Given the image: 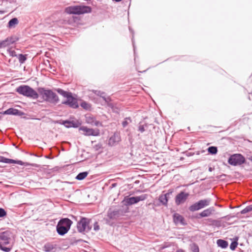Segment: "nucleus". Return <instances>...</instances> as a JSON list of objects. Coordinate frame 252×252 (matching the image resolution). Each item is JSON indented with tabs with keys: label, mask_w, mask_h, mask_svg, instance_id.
I'll return each instance as SVG.
<instances>
[{
	"label": "nucleus",
	"mask_w": 252,
	"mask_h": 252,
	"mask_svg": "<svg viewBox=\"0 0 252 252\" xmlns=\"http://www.w3.org/2000/svg\"><path fill=\"white\" fill-rule=\"evenodd\" d=\"M214 169V168H212L211 167H210L208 169L209 171L212 172Z\"/></svg>",
	"instance_id": "48"
},
{
	"label": "nucleus",
	"mask_w": 252,
	"mask_h": 252,
	"mask_svg": "<svg viewBox=\"0 0 252 252\" xmlns=\"http://www.w3.org/2000/svg\"><path fill=\"white\" fill-rule=\"evenodd\" d=\"M6 40L5 39L0 41V48L6 47L7 46V43H6Z\"/></svg>",
	"instance_id": "39"
},
{
	"label": "nucleus",
	"mask_w": 252,
	"mask_h": 252,
	"mask_svg": "<svg viewBox=\"0 0 252 252\" xmlns=\"http://www.w3.org/2000/svg\"><path fill=\"white\" fill-rule=\"evenodd\" d=\"M148 195L147 194H143L140 196L130 197L126 196L123 200L122 203L126 206H130L136 204L140 201H144L146 199Z\"/></svg>",
	"instance_id": "5"
},
{
	"label": "nucleus",
	"mask_w": 252,
	"mask_h": 252,
	"mask_svg": "<svg viewBox=\"0 0 252 252\" xmlns=\"http://www.w3.org/2000/svg\"><path fill=\"white\" fill-rule=\"evenodd\" d=\"M12 232L10 230H6L3 232H0V243H1L2 246L8 245L12 247V245H10V242L11 240Z\"/></svg>",
	"instance_id": "8"
},
{
	"label": "nucleus",
	"mask_w": 252,
	"mask_h": 252,
	"mask_svg": "<svg viewBox=\"0 0 252 252\" xmlns=\"http://www.w3.org/2000/svg\"><path fill=\"white\" fill-rule=\"evenodd\" d=\"M39 95H40L45 101L56 104L59 103L60 99L58 95L52 90L39 87L37 89Z\"/></svg>",
	"instance_id": "1"
},
{
	"label": "nucleus",
	"mask_w": 252,
	"mask_h": 252,
	"mask_svg": "<svg viewBox=\"0 0 252 252\" xmlns=\"http://www.w3.org/2000/svg\"><path fill=\"white\" fill-rule=\"evenodd\" d=\"M80 130H81L84 132V134L87 136H98L99 134V130H94L93 128H89L86 126H81L79 128Z\"/></svg>",
	"instance_id": "12"
},
{
	"label": "nucleus",
	"mask_w": 252,
	"mask_h": 252,
	"mask_svg": "<svg viewBox=\"0 0 252 252\" xmlns=\"http://www.w3.org/2000/svg\"><path fill=\"white\" fill-rule=\"evenodd\" d=\"M131 119L130 117H126L124 119L122 122V126L124 127H126L129 123L131 122Z\"/></svg>",
	"instance_id": "36"
},
{
	"label": "nucleus",
	"mask_w": 252,
	"mask_h": 252,
	"mask_svg": "<svg viewBox=\"0 0 252 252\" xmlns=\"http://www.w3.org/2000/svg\"><path fill=\"white\" fill-rule=\"evenodd\" d=\"M211 199L207 198L200 200L198 202L190 205L189 209L190 212H194L205 208L210 205Z\"/></svg>",
	"instance_id": "7"
},
{
	"label": "nucleus",
	"mask_w": 252,
	"mask_h": 252,
	"mask_svg": "<svg viewBox=\"0 0 252 252\" xmlns=\"http://www.w3.org/2000/svg\"><path fill=\"white\" fill-rule=\"evenodd\" d=\"M88 175L87 171L79 173L76 177L75 179L77 180H82L84 179Z\"/></svg>",
	"instance_id": "27"
},
{
	"label": "nucleus",
	"mask_w": 252,
	"mask_h": 252,
	"mask_svg": "<svg viewBox=\"0 0 252 252\" xmlns=\"http://www.w3.org/2000/svg\"><path fill=\"white\" fill-rule=\"evenodd\" d=\"M8 159L9 158H7L2 156H0V162H1L8 163Z\"/></svg>",
	"instance_id": "42"
},
{
	"label": "nucleus",
	"mask_w": 252,
	"mask_h": 252,
	"mask_svg": "<svg viewBox=\"0 0 252 252\" xmlns=\"http://www.w3.org/2000/svg\"><path fill=\"white\" fill-rule=\"evenodd\" d=\"M27 55L20 54L18 55V58L19 63L22 64L23 63L27 60Z\"/></svg>",
	"instance_id": "32"
},
{
	"label": "nucleus",
	"mask_w": 252,
	"mask_h": 252,
	"mask_svg": "<svg viewBox=\"0 0 252 252\" xmlns=\"http://www.w3.org/2000/svg\"><path fill=\"white\" fill-rule=\"evenodd\" d=\"M208 152L212 155H215L218 152L217 147L215 146L209 147L208 148Z\"/></svg>",
	"instance_id": "30"
},
{
	"label": "nucleus",
	"mask_w": 252,
	"mask_h": 252,
	"mask_svg": "<svg viewBox=\"0 0 252 252\" xmlns=\"http://www.w3.org/2000/svg\"><path fill=\"white\" fill-rule=\"evenodd\" d=\"M252 211V204L247 206L245 208L243 209L241 212L240 214H245L248 212Z\"/></svg>",
	"instance_id": "34"
},
{
	"label": "nucleus",
	"mask_w": 252,
	"mask_h": 252,
	"mask_svg": "<svg viewBox=\"0 0 252 252\" xmlns=\"http://www.w3.org/2000/svg\"><path fill=\"white\" fill-rule=\"evenodd\" d=\"M217 243L219 247L223 249H225L228 246V242L224 240L218 239Z\"/></svg>",
	"instance_id": "26"
},
{
	"label": "nucleus",
	"mask_w": 252,
	"mask_h": 252,
	"mask_svg": "<svg viewBox=\"0 0 252 252\" xmlns=\"http://www.w3.org/2000/svg\"><path fill=\"white\" fill-rule=\"evenodd\" d=\"M112 186H113V187H114V186H115V184H113V185H112Z\"/></svg>",
	"instance_id": "53"
},
{
	"label": "nucleus",
	"mask_w": 252,
	"mask_h": 252,
	"mask_svg": "<svg viewBox=\"0 0 252 252\" xmlns=\"http://www.w3.org/2000/svg\"><path fill=\"white\" fill-rule=\"evenodd\" d=\"M86 121L87 123L91 124L92 126H101V123L97 121L96 119L92 116H87L86 117Z\"/></svg>",
	"instance_id": "16"
},
{
	"label": "nucleus",
	"mask_w": 252,
	"mask_h": 252,
	"mask_svg": "<svg viewBox=\"0 0 252 252\" xmlns=\"http://www.w3.org/2000/svg\"><path fill=\"white\" fill-rule=\"evenodd\" d=\"M173 192V189H170L168 190V192L164 194V195H166L167 196V198H168L169 197V196L172 194Z\"/></svg>",
	"instance_id": "45"
},
{
	"label": "nucleus",
	"mask_w": 252,
	"mask_h": 252,
	"mask_svg": "<svg viewBox=\"0 0 252 252\" xmlns=\"http://www.w3.org/2000/svg\"><path fill=\"white\" fill-rule=\"evenodd\" d=\"M3 13V11L0 10V14Z\"/></svg>",
	"instance_id": "51"
},
{
	"label": "nucleus",
	"mask_w": 252,
	"mask_h": 252,
	"mask_svg": "<svg viewBox=\"0 0 252 252\" xmlns=\"http://www.w3.org/2000/svg\"><path fill=\"white\" fill-rule=\"evenodd\" d=\"M92 92L95 94L101 97L108 106H110V104L109 103V102L111 101V99L110 96H106V94L105 92L99 90H93Z\"/></svg>",
	"instance_id": "15"
},
{
	"label": "nucleus",
	"mask_w": 252,
	"mask_h": 252,
	"mask_svg": "<svg viewBox=\"0 0 252 252\" xmlns=\"http://www.w3.org/2000/svg\"><path fill=\"white\" fill-rule=\"evenodd\" d=\"M0 249L5 252H9L12 250V247H4L2 246L1 243H0Z\"/></svg>",
	"instance_id": "35"
},
{
	"label": "nucleus",
	"mask_w": 252,
	"mask_h": 252,
	"mask_svg": "<svg viewBox=\"0 0 252 252\" xmlns=\"http://www.w3.org/2000/svg\"><path fill=\"white\" fill-rule=\"evenodd\" d=\"M64 11L69 14L79 15L78 5L68 6L65 8Z\"/></svg>",
	"instance_id": "18"
},
{
	"label": "nucleus",
	"mask_w": 252,
	"mask_h": 252,
	"mask_svg": "<svg viewBox=\"0 0 252 252\" xmlns=\"http://www.w3.org/2000/svg\"><path fill=\"white\" fill-rule=\"evenodd\" d=\"M121 140V139L119 134L115 132L110 137L108 144L110 146H114L117 145Z\"/></svg>",
	"instance_id": "13"
},
{
	"label": "nucleus",
	"mask_w": 252,
	"mask_h": 252,
	"mask_svg": "<svg viewBox=\"0 0 252 252\" xmlns=\"http://www.w3.org/2000/svg\"><path fill=\"white\" fill-rule=\"evenodd\" d=\"M176 252H184V251L182 249H178L177 250Z\"/></svg>",
	"instance_id": "49"
},
{
	"label": "nucleus",
	"mask_w": 252,
	"mask_h": 252,
	"mask_svg": "<svg viewBox=\"0 0 252 252\" xmlns=\"http://www.w3.org/2000/svg\"><path fill=\"white\" fill-rule=\"evenodd\" d=\"M61 124L67 128L69 127H78V123L74 122L73 121H69L68 120L63 121Z\"/></svg>",
	"instance_id": "22"
},
{
	"label": "nucleus",
	"mask_w": 252,
	"mask_h": 252,
	"mask_svg": "<svg viewBox=\"0 0 252 252\" xmlns=\"http://www.w3.org/2000/svg\"><path fill=\"white\" fill-rule=\"evenodd\" d=\"M92 220L88 218L81 217L77 223L78 232L82 234H86L90 232L92 228L91 225Z\"/></svg>",
	"instance_id": "2"
},
{
	"label": "nucleus",
	"mask_w": 252,
	"mask_h": 252,
	"mask_svg": "<svg viewBox=\"0 0 252 252\" xmlns=\"http://www.w3.org/2000/svg\"><path fill=\"white\" fill-rule=\"evenodd\" d=\"M228 162L231 165L238 166L245 163L246 162V159L241 154H235L229 157Z\"/></svg>",
	"instance_id": "6"
},
{
	"label": "nucleus",
	"mask_w": 252,
	"mask_h": 252,
	"mask_svg": "<svg viewBox=\"0 0 252 252\" xmlns=\"http://www.w3.org/2000/svg\"><path fill=\"white\" fill-rule=\"evenodd\" d=\"M250 159L252 161V156H251Z\"/></svg>",
	"instance_id": "52"
},
{
	"label": "nucleus",
	"mask_w": 252,
	"mask_h": 252,
	"mask_svg": "<svg viewBox=\"0 0 252 252\" xmlns=\"http://www.w3.org/2000/svg\"><path fill=\"white\" fill-rule=\"evenodd\" d=\"M18 40L19 38L16 36H10L5 39V40L7 41L6 43H7V46H9L10 45L14 43Z\"/></svg>",
	"instance_id": "25"
},
{
	"label": "nucleus",
	"mask_w": 252,
	"mask_h": 252,
	"mask_svg": "<svg viewBox=\"0 0 252 252\" xmlns=\"http://www.w3.org/2000/svg\"><path fill=\"white\" fill-rule=\"evenodd\" d=\"M237 245H238L237 242H236V241H233L232 242H231V244L230 245V249L232 251H234V250H235V249L237 247Z\"/></svg>",
	"instance_id": "37"
},
{
	"label": "nucleus",
	"mask_w": 252,
	"mask_h": 252,
	"mask_svg": "<svg viewBox=\"0 0 252 252\" xmlns=\"http://www.w3.org/2000/svg\"><path fill=\"white\" fill-rule=\"evenodd\" d=\"M62 104L68 105L72 108H77L79 107L77 100L73 97L72 94L66 98V100L63 101Z\"/></svg>",
	"instance_id": "11"
},
{
	"label": "nucleus",
	"mask_w": 252,
	"mask_h": 252,
	"mask_svg": "<svg viewBox=\"0 0 252 252\" xmlns=\"http://www.w3.org/2000/svg\"><path fill=\"white\" fill-rule=\"evenodd\" d=\"M189 194L184 191H181L175 197V201L177 205L184 203L188 198Z\"/></svg>",
	"instance_id": "9"
},
{
	"label": "nucleus",
	"mask_w": 252,
	"mask_h": 252,
	"mask_svg": "<svg viewBox=\"0 0 252 252\" xmlns=\"http://www.w3.org/2000/svg\"><path fill=\"white\" fill-rule=\"evenodd\" d=\"M16 160L9 158L8 163H16Z\"/></svg>",
	"instance_id": "47"
},
{
	"label": "nucleus",
	"mask_w": 252,
	"mask_h": 252,
	"mask_svg": "<svg viewBox=\"0 0 252 252\" xmlns=\"http://www.w3.org/2000/svg\"><path fill=\"white\" fill-rule=\"evenodd\" d=\"M106 223L110 224V221L108 219H106Z\"/></svg>",
	"instance_id": "50"
},
{
	"label": "nucleus",
	"mask_w": 252,
	"mask_h": 252,
	"mask_svg": "<svg viewBox=\"0 0 252 252\" xmlns=\"http://www.w3.org/2000/svg\"><path fill=\"white\" fill-rule=\"evenodd\" d=\"M19 23V21L17 18H13L10 20L8 23V28L11 29L14 28Z\"/></svg>",
	"instance_id": "24"
},
{
	"label": "nucleus",
	"mask_w": 252,
	"mask_h": 252,
	"mask_svg": "<svg viewBox=\"0 0 252 252\" xmlns=\"http://www.w3.org/2000/svg\"><path fill=\"white\" fill-rule=\"evenodd\" d=\"M55 91L60 94L62 95L64 97H66V98L68 97V96H70V94H72L71 93L65 91L60 88L55 89Z\"/></svg>",
	"instance_id": "23"
},
{
	"label": "nucleus",
	"mask_w": 252,
	"mask_h": 252,
	"mask_svg": "<svg viewBox=\"0 0 252 252\" xmlns=\"http://www.w3.org/2000/svg\"><path fill=\"white\" fill-rule=\"evenodd\" d=\"M72 224V221L68 218H63L61 219L58 222L56 229L58 233L63 236L68 231L70 226Z\"/></svg>",
	"instance_id": "4"
},
{
	"label": "nucleus",
	"mask_w": 252,
	"mask_h": 252,
	"mask_svg": "<svg viewBox=\"0 0 252 252\" xmlns=\"http://www.w3.org/2000/svg\"><path fill=\"white\" fill-rule=\"evenodd\" d=\"M6 212L3 208H0V218H2L6 216Z\"/></svg>",
	"instance_id": "40"
},
{
	"label": "nucleus",
	"mask_w": 252,
	"mask_h": 252,
	"mask_svg": "<svg viewBox=\"0 0 252 252\" xmlns=\"http://www.w3.org/2000/svg\"><path fill=\"white\" fill-rule=\"evenodd\" d=\"M173 192V189H170L168 190V192L164 194V195H166L167 196V198H168L169 197V196L172 194Z\"/></svg>",
	"instance_id": "44"
},
{
	"label": "nucleus",
	"mask_w": 252,
	"mask_h": 252,
	"mask_svg": "<svg viewBox=\"0 0 252 252\" xmlns=\"http://www.w3.org/2000/svg\"><path fill=\"white\" fill-rule=\"evenodd\" d=\"M16 163L21 165H28L29 164L27 162H24L21 160H16Z\"/></svg>",
	"instance_id": "43"
},
{
	"label": "nucleus",
	"mask_w": 252,
	"mask_h": 252,
	"mask_svg": "<svg viewBox=\"0 0 252 252\" xmlns=\"http://www.w3.org/2000/svg\"><path fill=\"white\" fill-rule=\"evenodd\" d=\"M93 148L95 151H98V150L102 148V145L100 143H98L97 144L94 145L93 146Z\"/></svg>",
	"instance_id": "38"
},
{
	"label": "nucleus",
	"mask_w": 252,
	"mask_h": 252,
	"mask_svg": "<svg viewBox=\"0 0 252 252\" xmlns=\"http://www.w3.org/2000/svg\"><path fill=\"white\" fill-rule=\"evenodd\" d=\"M10 55L12 57H16L17 56V55L16 54V52L14 51H11L10 52Z\"/></svg>",
	"instance_id": "46"
},
{
	"label": "nucleus",
	"mask_w": 252,
	"mask_h": 252,
	"mask_svg": "<svg viewBox=\"0 0 252 252\" xmlns=\"http://www.w3.org/2000/svg\"><path fill=\"white\" fill-rule=\"evenodd\" d=\"M79 15L89 13L92 12V8L89 6L78 5Z\"/></svg>",
	"instance_id": "21"
},
{
	"label": "nucleus",
	"mask_w": 252,
	"mask_h": 252,
	"mask_svg": "<svg viewBox=\"0 0 252 252\" xmlns=\"http://www.w3.org/2000/svg\"><path fill=\"white\" fill-rule=\"evenodd\" d=\"M123 215V212L119 209H112L110 208L108 212L107 216L109 220H117Z\"/></svg>",
	"instance_id": "10"
},
{
	"label": "nucleus",
	"mask_w": 252,
	"mask_h": 252,
	"mask_svg": "<svg viewBox=\"0 0 252 252\" xmlns=\"http://www.w3.org/2000/svg\"><path fill=\"white\" fill-rule=\"evenodd\" d=\"M168 198L166 195L161 194L159 197V201L162 205L166 206L168 202Z\"/></svg>",
	"instance_id": "29"
},
{
	"label": "nucleus",
	"mask_w": 252,
	"mask_h": 252,
	"mask_svg": "<svg viewBox=\"0 0 252 252\" xmlns=\"http://www.w3.org/2000/svg\"><path fill=\"white\" fill-rule=\"evenodd\" d=\"M3 114H6V115H13L20 116L23 114V113L21 111H20L18 109H15L13 108H10L7 109L6 110H5V111H4Z\"/></svg>",
	"instance_id": "20"
},
{
	"label": "nucleus",
	"mask_w": 252,
	"mask_h": 252,
	"mask_svg": "<svg viewBox=\"0 0 252 252\" xmlns=\"http://www.w3.org/2000/svg\"><path fill=\"white\" fill-rule=\"evenodd\" d=\"M173 219L174 222L176 224H178L179 223L185 226L187 224L186 221L185 220L184 218L181 215L178 213H174L173 215Z\"/></svg>",
	"instance_id": "14"
},
{
	"label": "nucleus",
	"mask_w": 252,
	"mask_h": 252,
	"mask_svg": "<svg viewBox=\"0 0 252 252\" xmlns=\"http://www.w3.org/2000/svg\"><path fill=\"white\" fill-rule=\"evenodd\" d=\"M80 106L85 110H90L91 108V105L86 101H83L81 103Z\"/></svg>",
	"instance_id": "33"
},
{
	"label": "nucleus",
	"mask_w": 252,
	"mask_h": 252,
	"mask_svg": "<svg viewBox=\"0 0 252 252\" xmlns=\"http://www.w3.org/2000/svg\"><path fill=\"white\" fill-rule=\"evenodd\" d=\"M215 211V208L213 207H210L207 209L203 210L199 214L198 218L209 217Z\"/></svg>",
	"instance_id": "17"
},
{
	"label": "nucleus",
	"mask_w": 252,
	"mask_h": 252,
	"mask_svg": "<svg viewBox=\"0 0 252 252\" xmlns=\"http://www.w3.org/2000/svg\"><path fill=\"white\" fill-rule=\"evenodd\" d=\"M148 127V124L145 123L142 124V123L140 122L139 123V125L138 126V131H140L141 133H143L145 131V128Z\"/></svg>",
	"instance_id": "28"
},
{
	"label": "nucleus",
	"mask_w": 252,
	"mask_h": 252,
	"mask_svg": "<svg viewBox=\"0 0 252 252\" xmlns=\"http://www.w3.org/2000/svg\"><path fill=\"white\" fill-rule=\"evenodd\" d=\"M190 250L193 252H199V247H198V245L195 243H192L191 244H190Z\"/></svg>",
	"instance_id": "31"
},
{
	"label": "nucleus",
	"mask_w": 252,
	"mask_h": 252,
	"mask_svg": "<svg viewBox=\"0 0 252 252\" xmlns=\"http://www.w3.org/2000/svg\"><path fill=\"white\" fill-rule=\"evenodd\" d=\"M57 249V245L52 243H47L43 247V250L46 252H55Z\"/></svg>",
	"instance_id": "19"
},
{
	"label": "nucleus",
	"mask_w": 252,
	"mask_h": 252,
	"mask_svg": "<svg viewBox=\"0 0 252 252\" xmlns=\"http://www.w3.org/2000/svg\"><path fill=\"white\" fill-rule=\"evenodd\" d=\"M16 91L23 96L32 99H37L39 97L38 94L33 89L27 85L19 86L16 88Z\"/></svg>",
	"instance_id": "3"
},
{
	"label": "nucleus",
	"mask_w": 252,
	"mask_h": 252,
	"mask_svg": "<svg viewBox=\"0 0 252 252\" xmlns=\"http://www.w3.org/2000/svg\"><path fill=\"white\" fill-rule=\"evenodd\" d=\"M99 229H100V227L98 224V222L95 221L94 223V231L96 232V231H98Z\"/></svg>",
	"instance_id": "41"
}]
</instances>
